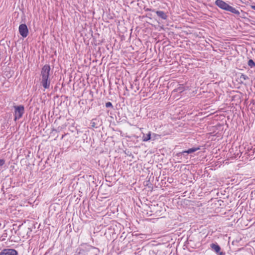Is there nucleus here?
<instances>
[{
	"mask_svg": "<svg viewBox=\"0 0 255 255\" xmlns=\"http://www.w3.org/2000/svg\"><path fill=\"white\" fill-rule=\"evenodd\" d=\"M50 66L49 65H45L41 69L40 73L41 84L44 89H49L50 85L49 79V73Z\"/></svg>",
	"mask_w": 255,
	"mask_h": 255,
	"instance_id": "obj_1",
	"label": "nucleus"
},
{
	"mask_svg": "<svg viewBox=\"0 0 255 255\" xmlns=\"http://www.w3.org/2000/svg\"><path fill=\"white\" fill-rule=\"evenodd\" d=\"M215 4L220 8L227 10L228 11L231 12L233 13H235L236 14H240V11L238 9L230 6L228 3L225 2L224 1L222 0H217L215 1Z\"/></svg>",
	"mask_w": 255,
	"mask_h": 255,
	"instance_id": "obj_2",
	"label": "nucleus"
},
{
	"mask_svg": "<svg viewBox=\"0 0 255 255\" xmlns=\"http://www.w3.org/2000/svg\"><path fill=\"white\" fill-rule=\"evenodd\" d=\"M20 24L18 27V30L20 35L23 38L26 37L28 34V29L27 26L25 24V19L22 18L20 21Z\"/></svg>",
	"mask_w": 255,
	"mask_h": 255,
	"instance_id": "obj_3",
	"label": "nucleus"
},
{
	"mask_svg": "<svg viewBox=\"0 0 255 255\" xmlns=\"http://www.w3.org/2000/svg\"><path fill=\"white\" fill-rule=\"evenodd\" d=\"M15 109L14 114V120L16 121L17 119L21 118L24 114V108L23 106H14Z\"/></svg>",
	"mask_w": 255,
	"mask_h": 255,
	"instance_id": "obj_4",
	"label": "nucleus"
},
{
	"mask_svg": "<svg viewBox=\"0 0 255 255\" xmlns=\"http://www.w3.org/2000/svg\"><path fill=\"white\" fill-rule=\"evenodd\" d=\"M210 248L217 255H226L225 252L221 251V247L217 243L210 244Z\"/></svg>",
	"mask_w": 255,
	"mask_h": 255,
	"instance_id": "obj_5",
	"label": "nucleus"
},
{
	"mask_svg": "<svg viewBox=\"0 0 255 255\" xmlns=\"http://www.w3.org/2000/svg\"><path fill=\"white\" fill-rule=\"evenodd\" d=\"M17 252L12 249H3L0 253V255H17Z\"/></svg>",
	"mask_w": 255,
	"mask_h": 255,
	"instance_id": "obj_6",
	"label": "nucleus"
},
{
	"mask_svg": "<svg viewBox=\"0 0 255 255\" xmlns=\"http://www.w3.org/2000/svg\"><path fill=\"white\" fill-rule=\"evenodd\" d=\"M102 124V122L98 119H94L91 121V126L94 128H99Z\"/></svg>",
	"mask_w": 255,
	"mask_h": 255,
	"instance_id": "obj_7",
	"label": "nucleus"
},
{
	"mask_svg": "<svg viewBox=\"0 0 255 255\" xmlns=\"http://www.w3.org/2000/svg\"><path fill=\"white\" fill-rule=\"evenodd\" d=\"M198 149H199V147H197V148H194H194H191L188 149L187 150H185V151H182L181 152H179L178 154H184L185 153H188V154H190V153H193V152L196 151Z\"/></svg>",
	"mask_w": 255,
	"mask_h": 255,
	"instance_id": "obj_8",
	"label": "nucleus"
},
{
	"mask_svg": "<svg viewBox=\"0 0 255 255\" xmlns=\"http://www.w3.org/2000/svg\"><path fill=\"white\" fill-rule=\"evenodd\" d=\"M151 138V134L150 132H149L148 134H147L146 135H144L143 136V141H147L150 139Z\"/></svg>",
	"mask_w": 255,
	"mask_h": 255,
	"instance_id": "obj_9",
	"label": "nucleus"
},
{
	"mask_svg": "<svg viewBox=\"0 0 255 255\" xmlns=\"http://www.w3.org/2000/svg\"><path fill=\"white\" fill-rule=\"evenodd\" d=\"M242 17L245 19V22L249 21V22H250L251 24L255 25V20H250L249 18H247L246 17Z\"/></svg>",
	"mask_w": 255,
	"mask_h": 255,
	"instance_id": "obj_10",
	"label": "nucleus"
},
{
	"mask_svg": "<svg viewBox=\"0 0 255 255\" xmlns=\"http://www.w3.org/2000/svg\"><path fill=\"white\" fill-rule=\"evenodd\" d=\"M248 65L251 67L253 68V67H255V63L252 59H250L248 61Z\"/></svg>",
	"mask_w": 255,
	"mask_h": 255,
	"instance_id": "obj_11",
	"label": "nucleus"
},
{
	"mask_svg": "<svg viewBox=\"0 0 255 255\" xmlns=\"http://www.w3.org/2000/svg\"><path fill=\"white\" fill-rule=\"evenodd\" d=\"M105 106H106V108H111L112 109L113 108V106L112 103L110 102H107L106 103Z\"/></svg>",
	"mask_w": 255,
	"mask_h": 255,
	"instance_id": "obj_12",
	"label": "nucleus"
},
{
	"mask_svg": "<svg viewBox=\"0 0 255 255\" xmlns=\"http://www.w3.org/2000/svg\"><path fill=\"white\" fill-rule=\"evenodd\" d=\"M155 13L157 14L158 16H164V13L162 11H156Z\"/></svg>",
	"mask_w": 255,
	"mask_h": 255,
	"instance_id": "obj_13",
	"label": "nucleus"
},
{
	"mask_svg": "<svg viewBox=\"0 0 255 255\" xmlns=\"http://www.w3.org/2000/svg\"><path fill=\"white\" fill-rule=\"evenodd\" d=\"M240 78L244 80H246L249 79V77L245 74H242Z\"/></svg>",
	"mask_w": 255,
	"mask_h": 255,
	"instance_id": "obj_14",
	"label": "nucleus"
},
{
	"mask_svg": "<svg viewBox=\"0 0 255 255\" xmlns=\"http://www.w3.org/2000/svg\"><path fill=\"white\" fill-rule=\"evenodd\" d=\"M5 163V160L3 159H0V166H2Z\"/></svg>",
	"mask_w": 255,
	"mask_h": 255,
	"instance_id": "obj_15",
	"label": "nucleus"
},
{
	"mask_svg": "<svg viewBox=\"0 0 255 255\" xmlns=\"http://www.w3.org/2000/svg\"><path fill=\"white\" fill-rule=\"evenodd\" d=\"M19 14V13L17 11H15L14 13V16H18Z\"/></svg>",
	"mask_w": 255,
	"mask_h": 255,
	"instance_id": "obj_16",
	"label": "nucleus"
},
{
	"mask_svg": "<svg viewBox=\"0 0 255 255\" xmlns=\"http://www.w3.org/2000/svg\"><path fill=\"white\" fill-rule=\"evenodd\" d=\"M105 17L106 20H107L109 18L112 19L113 18V17H109V16Z\"/></svg>",
	"mask_w": 255,
	"mask_h": 255,
	"instance_id": "obj_17",
	"label": "nucleus"
},
{
	"mask_svg": "<svg viewBox=\"0 0 255 255\" xmlns=\"http://www.w3.org/2000/svg\"><path fill=\"white\" fill-rule=\"evenodd\" d=\"M252 7L253 9H254V10H255V5H252Z\"/></svg>",
	"mask_w": 255,
	"mask_h": 255,
	"instance_id": "obj_18",
	"label": "nucleus"
},
{
	"mask_svg": "<svg viewBox=\"0 0 255 255\" xmlns=\"http://www.w3.org/2000/svg\"><path fill=\"white\" fill-rule=\"evenodd\" d=\"M162 19H165L166 17H164V16H163V17H161Z\"/></svg>",
	"mask_w": 255,
	"mask_h": 255,
	"instance_id": "obj_19",
	"label": "nucleus"
},
{
	"mask_svg": "<svg viewBox=\"0 0 255 255\" xmlns=\"http://www.w3.org/2000/svg\"><path fill=\"white\" fill-rule=\"evenodd\" d=\"M131 88H133V86L132 84H131Z\"/></svg>",
	"mask_w": 255,
	"mask_h": 255,
	"instance_id": "obj_20",
	"label": "nucleus"
}]
</instances>
